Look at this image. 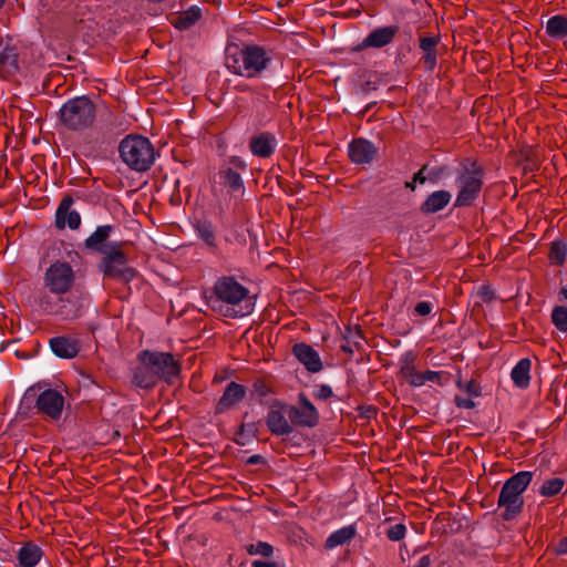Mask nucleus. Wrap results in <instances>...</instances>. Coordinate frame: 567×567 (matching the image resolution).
<instances>
[{
    "instance_id": "32",
    "label": "nucleus",
    "mask_w": 567,
    "mask_h": 567,
    "mask_svg": "<svg viewBox=\"0 0 567 567\" xmlns=\"http://www.w3.org/2000/svg\"><path fill=\"white\" fill-rule=\"evenodd\" d=\"M567 245L564 240H554L550 245L549 259L554 265H563L566 259Z\"/></svg>"
},
{
    "instance_id": "37",
    "label": "nucleus",
    "mask_w": 567,
    "mask_h": 567,
    "mask_svg": "<svg viewBox=\"0 0 567 567\" xmlns=\"http://www.w3.org/2000/svg\"><path fill=\"white\" fill-rule=\"evenodd\" d=\"M447 374L449 373L444 372V371L427 370V371L423 372L425 383L433 382V383H436L439 385L443 384V378L447 377Z\"/></svg>"
},
{
    "instance_id": "7",
    "label": "nucleus",
    "mask_w": 567,
    "mask_h": 567,
    "mask_svg": "<svg viewBox=\"0 0 567 567\" xmlns=\"http://www.w3.org/2000/svg\"><path fill=\"white\" fill-rule=\"evenodd\" d=\"M483 168L475 162H468L457 171L455 184L457 196L455 206L467 207L478 198L483 187Z\"/></svg>"
},
{
    "instance_id": "25",
    "label": "nucleus",
    "mask_w": 567,
    "mask_h": 567,
    "mask_svg": "<svg viewBox=\"0 0 567 567\" xmlns=\"http://www.w3.org/2000/svg\"><path fill=\"white\" fill-rule=\"evenodd\" d=\"M202 17V10L197 6L171 18V23L178 30H187L192 28Z\"/></svg>"
},
{
    "instance_id": "10",
    "label": "nucleus",
    "mask_w": 567,
    "mask_h": 567,
    "mask_svg": "<svg viewBox=\"0 0 567 567\" xmlns=\"http://www.w3.org/2000/svg\"><path fill=\"white\" fill-rule=\"evenodd\" d=\"M44 284L50 292L64 295L74 284V271L68 262L56 261L47 269Z\"/></svg>"
},
{
    "instance_id": "4",
    "label": "nucleus",
    "mask_w": 567,
    "mask_h": 567,
    "mask_svg": "<svg viewBox=\"0 0 567 567\" xmlns=\"http://www.w3.org/2000/svg\"><path fill=\"white\" fill-rule=\"evenodd\" d=\"M96 118V106L85 96L68 100L60 109L59 120L68 131L81 132L90 128Z\"/></svg>"
},
{
    "instance_id": "27",
    "label": "nucleus",
    "mask_w": 567,
    "mask_h": 567,
    "mask_svg": "<svg viewBox=\"0 0 567 567\" xmlns=\"http://www.w3.org/2000/svg\"><path fill=\"white\" fill-rule=\"evenodd\" d=\"M355 534L357 528L354 525L341 527L328 536L324 543V547L327 549H333L338 546L344 545L349 543L355 536Z\"/></svg>"
},
{
    "instance_id": "30",
    "label": "nucleus",
    "mask_w": 567,
    "mask_h": 567,
    "mask_svg": "<svg viewBox=\"0 0 567 567\" xmlns=\"http://www.w3.org/2000/svg\"><path fill=\"white\" fill-rule=\"evenodd\" d=\"M196 233H197L198 237L208 247H212V248H216L217 247L215 230H214V227H213L212 223H209V221H199L196 225Z\"/></svg>"
},
{
    "instance_id": "47",
    "label": "nucleus",
    "mask_w": 567,
    "mask_h": 567,
    "mask_svg": "<svg viewBox=\"0 0 567 567\" xmlns=\"http://www.w3.org/2000/svg\"><path fill=\"white\" fill-rule=\"evenodd\" d=\"M559 554H567V537L563 538L557 547Z\"/></svg>"
},
{
    "instance_id": "31",
    "label": "nucleus",
    "mask_w": 567,
    "mask_h": 567,
    "mask_svg": "<svg viewBox=\"0 0 567 567\" xmlns=\"http://www.w3.org/2000/svg\"><path fill=\"white\" fill-rule=\"evenodd\" d=\"M416 358L417 357L413 351H406L400 357V360H399L400 374L404 380L408 379L413 372L416 371V368H415Z\"/></svg>"
},
{
    "instance_id": "29",
    "label": "nucleus",
    "mask_w": 567,
    "mask_h": 567,
    "mask_svg": "<svg viewBox=\"0 0 567 567\" xmlns=\"http://www.w3.org/2000/svg\"><path fill=\"white\" fill-rule=\"evenodd\" d=\"M546 33L554 39L567 37V17L556 14L550 17L546 23Z\"/></svg>"
},
{
    "instance_id": "34",
    "label": "nucleus",
    "mask_w": 567,
    "mask_h": 567,
    "mask_svg": "<svg viewBox=\"0 0 567 567\" xmlns=\"http://www.w3.org/2000/svg\"><path fill=\"white\" fill-rule=\"evenodd\" d=\"M551 321L559 331L567 332V308L563 306L555 307L551 312Z\"/></svg>"
},
{
    "instance_id": "39",
    "label": "nucleus",
    "mask_w": 567,
    "mask_h": 567,
    "mask_svg": "<svg viewBox=\"0 0 567 567\" xmlns=\"http://www.w3.org/2000/svg\"><path fill=\"white\" fill-rule=\"evenodd\" d=\"M405 381L413 388H420L425 384L423 372H413Z\"/></svg>"
},
{
    "instance_id": "33",
    "label": "nucleus",
    "mask_w": 567,
    "mask_h": 567,
    "mask_svg": "<svg viewBox=\"0 0 567 567\" xmlns=\"http://www.w3.org/2000/svg\"><path fill=\"white\" fill-rule=\"evenodd\" d=\"M564 485L565 482L563 478L554 477L544 482L539 489V493L542 496L545 497L555 496L563 489Z\"/></svg>"
},
{
    "instance_id": "2",
    "label": "nucleus",
    "mask_w": 567,
    "mask_h": 567,
    "mask_svg": "<svg viewBox=\"0 0 567 567\" xmlns=\"http://www.w3.org/2000/svg\"><path fill=\"white\" fill-rule=\"evenodd\" d=\"M271 61L270 52L256 44L245 45L243 49L226 58L228 70L237 75L252 79L259 76Z\"/></svg>"
},
{
    "instance_id": "26",
    "label": "nucleus",
    "mask_w": 567,
    "mask_h": 567,
    "mask_svg": "<svg viewBox=\"0 0 567 567\" xmlns=\"http://www.w3.org/2000/svg\"><path fill=\"white\" fill-rule=\"evenodd\" d=\"M532 362L529 359H520L511 372V378L517 388L526 389L530 382Z\"/></svg>"
},
{
    "instance_id": "22",
    "label": "nucleus",
    "mask_w": 567,
    "mask_h": 567,
    "mask_svg": "<svg viewBox=\"0 0 567 567\" xmlns=\"http://www.w3.org/2000/svg\"><path fill=\"white\" fill-rule=\"evenodd\" d=\"M138 359L141 361V365L134 370L133 383L142 389H152L157 384L158 380L152 367L145 359V351L140 353Z\"/></svg>"
},
{
    "instance_id": "11",
    "label": "nucleus",
    "mask_w": 567,
    "mask_h": 567,
    "mask_svg": "<svg viewBox=\"0 0 567 567\" xmlns=\"http://www.w3.org/2000/svg\"><path fill=\"white\" fill-rule=\"evenodd\" d=\"M288 419L293 426L313 427L319 422V412L303 394H299V405L287 404Z\"/></svg>"
},
{
    "instance_id": "44",
    "label": "nucleus",
    "mask_w": 567,
    "mask_h": 567,
    "mask_svg": "<svg viewBox=\"0 0 567 567\" xmlns=\"http://www.w3.org/2000/svg\"><path fill=\"white\" fill-rule=\"evenodd\" d=\"M455 402L458 408L473 409L475 406V403L471 399L456 398Z\"/></svg>"
},
{
    "instance_id": "42",
    "label": "nucleus",
    "mask_w": 567,
    "mask_h": 567,
    "mask_svg": "<svg viewBox=\"0 0 567 567\" xmlns=\"http://www.w3.org/2000/svg\"><path fill=\"white\" fill-rule=\"evenodd\" d=\"M465 389H466V392L473 396H478L481 394L480 386L474 380L468 381L466 383Z\"/></svg>"
},
{
    "instance_id": "35",
    "label": "nucleus",
    "mask_w": 567,
    "mask_h": 567,
    "mask_svg": "<svg viewBox=\"0 0 567 567\" xmlns=\"http://www.w3.org/2000/svg\"><path fill=\"white\" fill-rule=\"evenodd\" d=\"M247 551L250 555H260L264 557H270L274 554V547L267 542H257L255 544H250L247 547Z\"/></svg>"
},
{
    "instance_id": "1",
    "label": "nucleus",
    "mask_w": 567,
    "mask_h": 567,
    "mask_svg": "<svg viewBox=\"0 0 567 567\" xmlns=\"http://www.w3.org/2000/svg\"><path fill=\"white\" fill-rule=\"evenodd\" d=\"M208 305L213 311L226 318L248 316L255 307L249 289L230 275L216 279Z\"/></svg>"
},
{
    "instance_id": "18",
    "label": "nucleus",
    "mask_w": 567,
    "mask_h": 567,
    "mask_svg": "<svg viewBox=\"0 0 567 567\" xmlns=\"http://www.w3.org/2000/svg\"><path fill=\"white\" fill-rule=\"evenodd\" d=\"M73 199L65 196L59 204L55 214V225L58 228L68 226L70 229H78L81 225V216L76 210L71 209Z\"/></svg>"
},
{
    "instance_id": "6",
    "label": "nucleus",
    "mask_w": 567,
    "mask_h": 567,
    "mask_svg": "<svg viewBox=\"0 0 567 567\" xmlns=\"http://www.w3.org/2000/svg\"><path fill=\"white\" fill-rule=\"evenodd\" d=\"M123 162L134 171H147L155 159V151L148 138L141 135H128L120 144Z\"/></svg>"
},
{
    "instance_id": "24",
    "label": "nucleus",
    "mask_w": 567,
    "mask_h": 567,
    "mask_svg": "<svg viewBox=\"0 0 567 567\" xmlns=\"http://www.w3.org/2000/svg\"><path fill=\"white\" fill-rule=\"evenodd\" d=\"M437 37L420 38V49L423 52V62L427 71H433L437 63L436 47L439 44Z\"/></svg>"
},
{
    "instance_id": "38",
    "label": "nucleus",
    "mask_w": 567,
    "mask_h": 567,
    "mask_svg": "<svg viewBox=\"0 0 567 567\" xmlns=\"http://www.w3.org/2000/svg\"><path fill=\"white\" fill-rule=\"evenodd\" d=\"M333 395V391L330 385L328 384H320L316 392L315 396L318 400L327 401Z\"/></svg>"
},
{
    "instance_id": "43",
    "label": "nucleus",
    "mask_w": 567,
    "mask_h": 567,
    "mask_svg": "<svg viewBox=\"0 0 567 567\" xmlns=\"http://www.w3.org/2000/svg\"><path fill=\"white\" fill-rule=\"evenodd\" d=\"M443 174V168H432V169H427V177H429V181L432 182V183H436L440 177L442 176Z\"/></svg>"
},
{
    "instance_id": "40",
    "label": "nucleus",
    "mask_w": 567,
    "mask_h": 567,
    "mask_svg": "<svg viewBox=\"0 0 567 567\" xmlns=\"http://www.w3.org/2000/svg\"><path fill=\"white\" fill-rule=\"evenodd\" d=\"M433 310V305L429 301H421L416 303L414 308V313L421 317H425L431 313Z\"/></svg>"
},
{
    "instance_id": "5",
    "label": "nucleus",
    "mask_w": 567,
    "mask_h": 567,
    "mask_svg": "<svg viewBox=\"0 0 567 567\" xmlns=\"http://www.w3.org/2000/svg\"><path fill=\"white\" fill-rule=\"evenodd\" d=\"M102 255L97 268L104 278L127 285L137 277V270L127 265V256L123 251L121 243L115 241L106 245L102 249Z\"/></svg>"
},
{
    "instance_id": "46",
    "label": "nucleus",
    "mask_w": 567,
    "mask_h": 567,
    "mask_svg": "<svg viewBox=\"0 0 567 567\" xmlns=\"http://www.w3.org/2000/svg\"><path fill=\"white\" fill-rule=\"evenodd\" d=\"M252 567H279V566L274 561L255 560L252 563Z\"/></svg>"
},
{
    "instance_id": "3",
    "label": "nucleus",
    "mask_w": 567,
    "mask_h": 567,
    "mask_svg": "<svg viewBox=\"0 0 567 567\" xmlns=\"http://www.w3.org/2000/svg\"><path fill=\"white\" fill-rule=\"evenodd\" d=\"M533 472L522 471L511 476L503 485L498 495L497 505L504 508L503 519L512 520L523 511V493L533 480Z\"/></svg>"
},
{
    "instance_id": "20",
    "label": "nucleus",
    "mask_w": 567,
    "mask_h": 567,
    "mask_svg": "<svg viewBox=\"0 0 567 567\" xmlns=\"http://www.w3.org/2000/svg\"><path fill=\"white\" fill-rule=\"evenodd\" d=\"M292 351L309 372L317 373L322 369L320 355L311 346L297 343L293 346Z\"/></svg>"
},
{
    "instance_id": "13",
    "label": "nucleus",
    "mask_w": 567,
    "mask_h": 567,
    "mask_svg": "<svg viewBox=\"0 0 567 567\" xmlns=\"http://www.w3.org/2000/svg\"><path fill=\"white\" fill-rule=\"evenodd\" d=\"M268 430L277 436H285L292 433L293 427L288 419L287 404L274 402L266 415Z\"/></svg>"
},
{
    "instance_id": "17",
    "label": "nucleus",
    "mask_w": 567,
    "mask_h": 567,
    "mask_svg": "<svg viewBox=\"0 0 567 567\" xmlns=\"http://www.w3.org/2000/svg\"><path fill=\"white\" fill-rule=\"evenodd\" d=\"M44 557L43 548L32 540L21 544L17 550L16 565L18 567H35Z\"/></svg>"
},
{
    "instance_id": "12",
    "label": "nucleus",
    "mask_w": 567,
    "mask_h": 567,
    "mask_svg": "<svg viewBox=\"0 0 567 567\" xmlns=\"http://www.w3.org/2000/svg\"><path fill=\"white\" fill-rule=\"evenodd\" d=\"M64 406V396L54 389L42 391L35 401V409L39 414L58 421L61 417Z\"/></svg>"
},
{
    "instance_id": "45",
    "label": "nucleus",
    "mask_w": 567,
    "mask_h": 567,
    "mask_svg": "<svg viewBox=\"0 0 567 567\" xmlns=\"http://www.w3.org/2000/svg\"><path fill=\"white\" fill-rule=\"evenodd\" d=\"M431 558L429 555L422 556L413 566L409 567H430Z\"/></svg>"
},
{
    "instance_id": "49",
    "label": "nucleus",
    "mask_w": 567,
    "mask_h": 567,
    "mask_svg": "<svg viewBox=\"0 0 567 567\" xmlns=\"http://www.w3.org/2000/svg\"><path fill=\"white\" fill-rule=\"evenodd\" d=\"M7 0H0V9L4 6Z\"/></svg>"
},
{
    "instance_id": "23",
    "label": "nucleus",
    "mask_w": 567,
    "mask_h": 567,
    "mask_svg": "<svg viewBox=\"0 0 567 567\" xmlns=\"http://www.w3.org/2000/svg\"><path fill=\"white\" fill-rule=\"evenodd\" d=\"M452 195L447 190H436L430 194L421 206L425 214H434L444 209L451 202Z\"/></svg>"
},
{
    "instance_id": "50",
    "label": "nucleus",
    "mask_w": 567,
    "mask_h": 567,
    "mask_svg": "<svg viewBox=\"0 0 567 567\" xmlns=\"http://www.w3.org/2000/svg\"><path fill=\"white\" fill-rule=\"evenodd\" d=\"M406 186L411 187L412 189L414 188V186L412 184H410V183H406Z\"/></svg>"
},
{
    "instance_id": "16",
    "label": "nucleus",
    "mask_w": 567,
    "mask_h": 567,
    "mask_svg": "<svg viewBox=\"0 0 567 567\" xmlns=\"http://www.w3.org/2000/svg\"><path fill=\"white\" fill-rule=\"evenodd\" d=\"M378 154V147L370 141L359 137L349 143L348 155L357 165L370 164Z\"/></svg>"
},
{
    "instance_id": "28",
    "label": "nucleus",
    "mask_w": 567,
    "mask_h": 567,
    "mask_svg": "<svg viewBox=\"0 0 567 567\" xmlns=\"http://www.w3.org/2000/svg\"><path fill=\"white\" fill-rule=\"evenodd\" d=\"M112 230H113V226H111V225L99 226L95 229V231L92 233L85 239V247L89 249L97 250L102 254V249H104L106 247V246H103V244L109 239Z\"/></svg>"
},
{
    "instance_id": "48",
    "label": "nucleus",
    "mask_w": 567,
    "mask_h": 567,
    "mask_svg": "<svg viewBox=\"0 0 567 567\" xmlns=\"http://www.w3.org/2000/svg\"><path fill=\"white\" fill-rule=\"evenodd\" d=\"M560 296L567 300V287H563L560 289Z\"/></svg>"
},
{
    "instance_id": "36",
    "label": "nucleus",
    "mask_w": 567,
    "mask_h": 567,
    "mask_svg": "<svg viewBox=\"0 0 567 567\" xmlns=\"http://www.w3.org/2000/svg\"><path fill=\"white\" fill-rule=\"evenodd\" d=\"M406 527L404 524H395L386 530V536L392 542H399L405 537Z\"/></svg>"
},
{
    "instance_id": "9",
    "label": "nucleus",
    "mask_w": 567,
    "mask_h": 567,
    "mask_svg": "<svg viewBox=\"0 0 567 567\" xmlns=\"http://www.w3.org/2000/svg\"><path fill=\"white\" fill-rule=\"evenodd\" d=\"M145 359L152 367L157 380L173 383L181 373V364L172 353L145 350Z\"/></svg>"
},
{
    "instance_id": "41",
    "label": "nucleus",
    "mask_w": 567,
    "mask_h": 567,
    "mask_svg": "<svg viewBox=\"0 0 567 567\" xmlns=\"http://www.w3.org/2000/svg\"><path fill=\"white\" fill-rule=\"evenodd\" d=\"M426 181H429L427 177V166H423L413 177V183H420L424 184Z\"/></svg>"
},
{
    "instance_id": "21",
    "label": "nucleus",
    "mask_w": 567,
    "mask_h": 567,
    "mask_svg": "<svg viewBox=\"0 0 567 567\" xmlns=\"http://www.w3.org/2000/svg\"><path fill=\"white\" fill-rule=\"evenodd\" d=\"M52 352L62 359L75 358L80 351V342L75 338L59 336L50 339Z\"/></svg>"
},
{
    "instance_id": "14",
    "label": "nucleus",
    "mask_w": 567,
    "mask_h": 567,
    "mask_svg": "<svg viewBox=\"0 0 567 567\" xmlns=\"http://www.w3.org/2000/svg\"><path fill=\"white\" fill-rule=\"evenodd\" d=\"M399 25H386L380 27L372 30L358 45L353 48V51H362L369 48L381 49L393 42L396 34L399 33Z\"/></svg>"
},
{
    "instance_id": "8",
    "label": "nucleus",
    "mask_w": 567,
    "mask_h": 567,
    "mask_svg": "<svg viewBox=\"0 0 567 567\" xmlns=\"http://www.w3.org/2000/svg\"><path fill=\"white\" fill-rule=\"evenodd\" d=\"M233 166L220 168L218 173L219 185L227 190L230 196L241 198L245 195V184L239 171H246L245 161L238 156L229 159Z\"/></svg>"
},
{
    "instance_id": "15",
    "label": "nucleus",
    "mask_w": 567,
    "mask_h": 567,
    "mask_svg": "<svg viewBox=\"0 0 567 567\" xmlns=\"http://www.w3.org/2000/svg\"><path fill=\"white\" fill-rule=\"evenodd\" d=\"M278 147V138L275 133L264 131L254 134L249 140V150L254 156L260 158L271 157Z\"/></svg>"
},
{
    "instance_id": "19",
    "label": "nucleus",
    "mask_w": 567,
    "mask_h": 567,
    "mask_svg": "<svg viewBox=\"0 0 567 567\" xmlns=\"http://www.w3.org/2000/svg\"><path fill=\"white\" fill-rule=\"evenodd\" d=\"M246 396V388L237 382L231 381L227 384L223 395L220 396L216 412L224 413L231 409L234 405L243 401Z\"/></svg>"
}]
</instances>
